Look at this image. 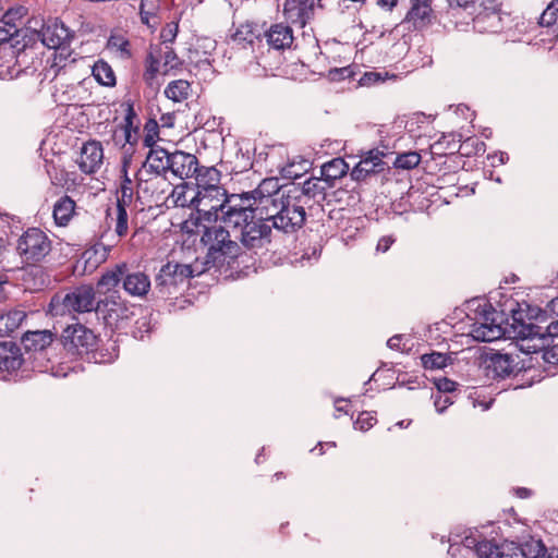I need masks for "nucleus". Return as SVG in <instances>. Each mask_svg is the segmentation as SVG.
<instances>
[{
    "mask_svg": "<svg viewBox=\"0 0 558 558\" xmlns=\"http://www.w3.org/2000/svg\"><path fill=\"white\" fill-rule=\"evenodd\" d=\"M235 201L236 198L233 202ZM198 227H202L198 230L202 232L201 242L207 247L205 265L208 267H219L227 259H235L241 254L240 244L231 240L228 229L235 233L243 247L255 253L262 250L277 251L281 245V239H278L271 226L253 215L252 205L247 202L229 206L226 227L216 223H199Z\"/></svg>",
    "mask_w": 558,
    "mask_h": 558,
    "instance_id": "obj_1",
    "label": "nucleus"
},
{
    "mask_svg": "<svg viewBox=\"0 0 558 558\" xmlns=\"http://www.w3.org/2000/svg\"><path fill=\"white\" fill-rule=\"evenodd\" d=\"M234 198H236L234 203L245 204L242 194L228 195L223 187L213 189L209 186V189H197L190 203L197 213V220L216 221L220 213L221 222L226 226L229 206L233 205Z\"/></svg>",
    "mask_w": 558,
    "mask_h": 558,
    "instance_id": "obj_2",
    "label": "nucleus"
},
{
    "mask_svg": "<svg viewBox=\"0 0 558 558\" xmlns=\"http://www.w3.org/2000/svg\"><path fill=\"white\" fill-rule=\"evenodd\" d=\"M242 198L252 205L253 215L258 213L257 218L268 222L274 229L275 218L279 217L287 195L280 191L276 181L266 179L255 190L242 193Z\"/></svg>",
    "mask_w": 558,
    "mask_h": 558,
    "instance_id": "obj_3",
    "label": "nucleus"
},
{
    "mask_svg": "<svg viewBox=\"0 0 558 558\" xmlns=\"http://www.w3.org/2000/svg\"><path fill=\"white\" fill-rule=\"evenodd\" d=\"M124 108L123 120L111 130L108 143L119 148L122 153V163L130 167L140 142V119L131 101L122 104Z\"/></svg>",
    "mask_w": 558,
    "mask_h": 558,
    "instance_id": "obj_4",
    "label": "nucleus"
},
{
    "mask_svg": "<svg viewBox=\"0 0 558 558\" xmlns=\"http://www.w3.org/2000/svg\"><path fill=\"white\" fill-rule=\"evenodd\" d=\"M96 293L92 286L81 284L65 293H56L48 305V314L53 317L66 314L96 312Z\"/></svg>",
    "mask_w": 558,
    "mask_h": 558,
    "instance_id": "obj_5",
    "label": "nucleus"
},
{
    "mask_svg": "<svg viewBox=\"0 0 558 558\" xmlns=\"http://www.w3.org/2000/svg\"><path fill=\"white\" fill-rule=\"evenodd\" d=\"M205 268L198 269L193 265L168 262L155 278V291L160 299H168L177 293L179 287L186 280L201 275Z\"/></svg>",
    "mask_w": 558,
    "mask_h": 558,
    "instance_id": "obj_6",
    "label": "nucleus"
},
{
    "mask_svg": "<svg viewBox=\"0 0 558 558\" xmlns=\"http://www.w3.org/2000/svg\"><path fill=\"white\" fill-rule=\"evenodd\" d=\"M52 243L49 236L39 228H28L17 239L16 253L22 263L36 265L49 255Z\"/></svg>",
    "mask_w": 558,
    "mask_h": 558,
    "instance_id": "obj_7",
    "label": "nucleus"
},
{
    "mask_svg": "<svg viewBox=\"0 0 558 558\" xmlns=\"http://www.w3.org/2000/svg\"><path fill=\"white\" fill-rule=\"evenodd\" d=\"M136 196L151 206H165L171 183L167 177L148 173L146 170L136 172Z\"/></svg>",
    "mask_w": 558,
    "mask_h": 558,
    "instance_id": "obj_8",
    "label": "nucleus"
},
{
    "mask_svg": "<svg viewBox=\"0 0 558 558\" xmlns=\"http://www.w3.org/2000/svg\"><path fill=\"white\" fill-rule=\"evenodd\" d=\"M60 340L68 354L84 356L97 349L99 338L85 325L75 323L62 330Z\"/></svg>",
    "mask_w": 558,
    "mask_h": 558,
    "instance_id": "obj_9",
    "label": "nucleus"
},
{
    "mask_svg": "<svg viewBox=\"0 0 558 558\" xmlns=\"http://www.w3.org/2000/svg\"><path fill=\"white\" fill-rule=\"evenodd\" d=\"M306 220L305 207L293 195L288 194L286 204L281 207L279 217L275 218L274 231L278 239H281V245L286 240L300 230Z\"/></svg>",
    "mask_w": 558,
    "mask_h": 558,
    "instance_id": "obj_10",
    "label": "nucleus"
},
{
    "mask_svg": "<svg viewBox=\"0 0 558 558\" xmlns=\"http://www.w3.org/2000/svg\"><path fill=\"white\" fill-rule=\"evenodd\" d=\"M96 314L112 331L124 329L133 316L128 301L120 295H110L96 304Z\"/></svg>",
    "mask_w": 558,
    "mask_h": 558,
    "instance_id": "obj_11",
    "label": "nucleus"
},
{
    "mask_svg": "<svg viewBox=\"0 0 558 558\" xmlns=\"http://www.w3.org/2000/svg\"><path fill=\"white\" fill-rule=\"evenodd\" d=\"M387 154L378 148H373L361 154L360 161L350 172L352 180L365 181L371 175L379 174L389 169L384 158Z\"/></svg>",
    "mask_w": 558,
    "mask_h": 558,
    "instance_id": "obj_12",
    "label": "nucleus"
},
{
    "mask_svg": "<svg viewBox=\"0 0 558 558\" xmlns=\"http://www.w3.org/2000/svg\"><path fill=\"white\" fill-rule=\"evenodd\" d=\"M496 311L485 305L481 318L471 325L470 335L480 342H492L502 337L504 329L495 318Z\"/></svg>",
    "mask_w": 558,
    "mask_h": 558,
    "instance_id": "obj_13",
    "label": "nucleus"
},
{
    "mask_svg": "<svg viewBox=\"0 0 558 558\" xmlns=\"http://www.w3.org/2000/svg\"><path fill=\"white\" fill-rule=\"evenodd\" d=\"M41 43L53 50L68 51L72 35L70 29L58 20L45 24L39 32Z\"/></svg>",
    "mask_w": 558,
    "mask_h": 558,
    "instance_id": "obj_14",
    "label": "nucleus"
},
{
    "mask_svg": "<svg viewBox=\"0 0 558 558\" xmlns=\"http://www.w3.org/2000/svg\"><path fill=\"white\" fill-rule=\"evenodd\" d=\"M483 367L488 378L504 379L514 372L517 363L510 354L493 352L484 356Z\"/></svg>",
    "mask_w": 558,
    "mask_h": 558,
    "instance_id": "obj_15",
    "label": "nucleus"
},
{
    "mask_svg": "<svg viewBox=\"0 0 558 558\" xmlns=\"http://www.w3.org/2000/svg\"><path fill=\"white\" fill-rule=\"evenodd\" d=\"M77 163L83 173H96L104 163L102 144L97 140H89L85 142L81 147V155Z\"/></svg>",
    "mask_w": 558,
    "mask_h": 558,
    "instance_id": "obj_16",
    "label": "nucleus"
},
{
    "mask_svg": "<svg viewBox=\"0 0 558 558\" xmlns=\"http://www.w3.org/2000/svg\"><path fill=\"white\" fill-rule=\"evenodd\" d=\"M320 0H286L283 3V15L292 24L304 27L314 16L316 3Z\"/></svg>",
    "mask_w": 558,
    "mask_h": 558,
    "instance_id": "obj_17",
    "label": "nucleus"
},
{
    "mask_svg": "<svg viewBox=\"0 0 558 558\" xmlns=\"http://www.w3.org/2000/svg\"><path fill=\"white\" fill-rule=\"evenodd\" d=\"M333 187L323 177H312L305 180L300 189H295V192H299V194L294 195V197L300 199L304 206L307 205V201H313L319 205L326 199L327 191Z\"/></svg>",
    "mask_w": 558,
    "mask_h": 558,
    "instance_id": "obj_18",
    "label": "nucleus"
},
{
    "mask_svg": "<svg viewBox=\"0 0 558 558\" xmlns=\"http://www.w3.org/2000/svg\"><path fill=\"white\" fill-rule=\"evenodd\" d=\"M198 170V159L195 155L183 150H174L170 154L169 173L185 180L194 177Z\"/></svg>",
    "mask_w": 558,
    "mask_h": 558,
    "instance_id": "obj_19",
    "label": "nucleus"
},
{
    "mask_svg": "<svg viewBox=\"0 0 558 558\" xmlns=\"http://www.w3.org/2000/svg\"><path fill=\"white\" fill-rule=\"evenodd\" d=\"M433 0H410V9L404 22L411 23L415 29L428 26L434 19Z\"/></svg>",
    "mask_w": 558,
    "mask_h": 558,
    "instance_id": "obj_20",
    "label": "nucleus"
},
{
    "mask_svg": "<svg viewBox=\"0 0 558 558\" xmlns=\"http://www.w3.org/2000/svg\"><path fill=\"white\" fill-rule=\"evenodd\" d=\"M475 554L478 558H521L519 546L513 542L496 545L490 541H482L476 544Z\"/></svg>",
    "mask_w": 558,
    "mask_h": 558,
    "instance_id": "obj_21",
    "label": "nucleus"
},
{
    "mask_svg": "<svg viewBox=\"0 0 558 558\" xmlns=\"http://www.w3.org/2000/svg\"><path fill=\"white\" fill-rule=\"evenodd\" d=\"M150 279L143 271H131L126 265L122 288L126 294L133 298L144 299L150 291Z\"/></svg>",
    "mask_w": 558,
    "mask_h": 558,
    "instance_id": "obj_22",
    "label": "nucleus"
},
{
    "mask_svg": "<svg viewBox=\"0 0 558 558\" xmlns=\"http://www.w3.org/2000/svg\"><path fill=\"white\" fill-rule=\"evenodd\" d=\"M264 37L269 48L275 50L289 49L294 41L292 28L284 23L272 24L265 31Z\"/></svg>",
    "mask_w": 558,
    "mask_h": 558,
    "instance_id": "obj_23",
    "label": "nucleus"
},
{
    "mask_svg": "<svg viewBox=\"0 0 558 558\" xmlns=\"http://www.w3.org/2000/svg\"><path fill=\"white\" fill-rule=\"evenodd\" d=\"M170 154V151L160 146L150 147L140 170L167 177L169 173Z\"/></svg>",
    "mask_w": 558,
    "mask_h": 558,
    "instance_id": "obj_24",
    "label": "nucleus"
},
{
    "mask_svg": "<svg viewBox=\"0 0 558 558\" xmlns=\"http://www.w3.org/2000/svg\"><path fill=\"white\" fill-rule=\"evenodd\" d=\"M24 362L21 348L14 342H0V371H17Z\"/></svg>",
    "mask_w": 558,
    "mask_h": 558,
    "instance_id": "obj_25",
    "label": "nucleus"
},
{
    "mask_svg": "<svg viewBox=\"0 0 558 558\" xmlns=\"http://www.w3.org/2000/svg\"><path fill=\"white\" fill-rule=\"evenodd\" d=\"M56 333L50 330L26 331L22 344L27 352H41L52 344Z\"/></svg>",
    "mask_w": 558,
    "mask_h": 558,
    "instance_id": "obj_26",
    "label": "nucleus"
},
{
    "mask_svg": "<svg viewBox=\"0 0 558 558\" xmlns=\"http://www.w3.org/2000/svg\"><path fill=\"white\" fill-rule=\"evenodd\" d=\"M76 203L69 195L61 196L53 205L52 217L59 227H66L75 215Z\"/></svg>",
    "mask_w": 558,
    "mask_h": 558,
    "instance_id": "obj_27",
    "label": "nucleus"
},
{
    "mask_svg": "<svg viewBox=\"0 0 558 558\" xmlns=\"http://www.w3.org/2000/svg\"><path fill=\"white\" fill-rule=\"evenodd\" d=\"M27 314L22 307H15L0 313V337L10 336L17 330Z\"/></svg>",
    "mask_w": 558,
    "mask_h": 558,
    "instance_id": "obj_28",
    "label": "nucleus"
},
{
    "mask_svg": "<svg viewBox=\"0 0 558 558\" xmlns=\"http://www.w3.org/2000/svg\"><path fill=\"white\" fill-rule=\"evenodd\" d=\"M231 38L238 46L253 48L254 43L260 38V32L256 23L246 21L236 27Z\"/></svg>",
    "mask_w": 558,
    "mask_h": 558,
    "instance_id": "obj_29",
    "label": "nucleus"
},
{
    "mask_svg": "<svg viewBox=\"0 0 558 558\" xmlns=\"http://www.w3.org/2000/svg\"><path fill=\"white\" fill-rule=\"evenodd\" d=\"M349 171V165L343 158H333L320 168V177L335 187L337 180L343 178Z\"/></svg>",
    "mask_w": 558,
    "mask_h": 558,
    "instance_id": "obj_30",
    "label": "nucleus"
},
{
    "mask_svg": "<svg viewBox=\"0 0 558 558\" xmlns=\"http://www.w3.org/2000/svg\"><path fill=\"white\" fill-rule=\"evenodd\" d=\"M126 264L120 263L114 265L111 269L105 271L97 281V287L104 289L105 292L114 290L120 283L123 284L124 271Z\"/></svg>",
    "mask_w": 558,
    "mask_h": 558,
    "instance_id": "obj_31",
    "label": "nucleus"
},
{
    "mask_svg": "<svg viewBox=\"0 0 558 558\" xmlns=\"http://www.w3.org/2000/svg\"><path fill=\"white\" fill-rule=\"evenodd\" d=\"M161 59L154 52H148L144 61L143 81L150 89H158V74L160 73Z\"/></svg>",
    "mask_w": 558,
    "mask_h": 558,
    "instance_id": "obj_32",
    "label": "nucleus"
},
{
    "mask_svg": "<svg viewBox=\"0 0 558 558\" xmlns=\"http://www.w3.org/2000/svg\"><path fill=\"white\" fill-rule=\"evenodd\" d=\"M165 96L173 102H182L192 94V85L187 80H173L165 88Z\"/></svg>",
    "mask_w": 558,
    "mask_h": 558,
    "instance_id": "obj_33",
    "label": "nucleus"
},
{
    "mask_svg": "<svg viewBox=\"0 0 558 558\" xmlns=\"http://www.w3.org/2000/svg\"><path fill=\"white\" fill-rule=\"evenodd\" d=\"M196 180V189H218L220 185V171L215 167H199L194 174Z\"/></svg>",
    "mask_w": 558,
    "mask_h": 558,
    "instance_id": "obj_34",
    "label": "nucleus"
},
{
    "mask_svg": "<svg viewBox=\"0 0 558 558\" xmlns=\"http://www.w3.org/2000/svg\"><path fill=\"white\" fill-rule=\"evenodd\" d=\"M70 56V49H68V51L54 50L52 57L46 61V66L44 68L45 77L53 81L66 66L68 58Z\"/></svg>",
    "mask_w": 558,
    "mask_h": 558,
    "instance_id": "obj_35",
    "label": "nucleus"
},
{
    "mask_svg": "<svg viewBox=\"0 0 558 558\" xmlns=\"http://www.w3.org/2000/svg\"><path fill=\"white\" fill-rule=\"evenodd\" d=\"M475 3H478L480 8L483 9V12H480L474 19V25L478 29H484V23L488 19L500 21L498 16V12L500 10V2L498 0H475Z\"/></svg>",
    "mask_w": 558,
    "mask_h": 558,
    "instance_id": "obj_36",
    "label": "nucleus"
},
{
    "mask_svg": "<svg viewBox=\"0 0 558 558\" xmlns=\"http://www.w3.org/2000/svg\"><path fill=\"white\" fill-rule=\"evenodd\" d=\"M107 219L109 226H113V230L119 240L125 238L129 234V213L128 210L120 209L114 210L113 215L110 210H107Z\"/></svg>",
    "mask_w": 558,
    "mask_h": 558,
    "instance_id": "obj_37",
    "label": "nucleus"
},
{
    "mask_svg": "<svg viewBox=\"0 0 558 558\" xmlns=\"http://www.w3.org/2000/svg\"><path fill=\"white\" fill-rule=\"evenodd\" d=\"M93 76L99 84L107 87H113L117 83L116 74L111 65L104 60L95 62L93 66Z\"/></svg>",
    "mask_w": 558,
    "mask_h": 558,
    "instance_id": "obj_38",
    "label": "nucleus"
},
{
    "mask_svg": "<svg viewBox=\"0 0 558 558\" xmlns=\"http://www.w3.org/2000/svg\"><path fill=\"white\" fill-rule=\"evenodd\" d=\"M187 186L186 184H179L175 186L171 185V190L168 193L167 201L165 207H192L190 203L191 197H187Z\"/></svg>",
    "mask_w": 558,
    "mask_h": 558,
    "instance_id": "obj_39",
    "label": "nucleus"
},
{
    "mask_svg": "<svg viewBox=\"0 0 558 558\" xmlns=\"http://www.w3.org/2000/svg\"><path fill=\"white\" fill-rule=\"evenodd\" d=\"M521 558H544L548 551L542 539L530 538L518 545Z\"/></svg>",
    "mask_w": 558,
    "mask_h": 558,
    "instance_id": "obj_40",
    "label": "nucleus"
},
{
    "mask_svg": "<svg viewBox=\"0 0 558 558\" xmlns=\"http://www.w3.org/2000/svg\"><path fill=\"white\" fill-rule=\"evenodd\" d=\"M421 361L425 369L435 371L445 368L451 362V357L446 353L433 351L423 354Z\"/></svg>",
    "mask_w": 558,
    "mask_h": 558,
    "instance_id": "obj_41",
    "label": "nucleus"
},
{
    "mask_svg": "<svg viewBox=\"0 0 558 558\" xmlns=\"http://www.w3.org/2000/svg\"><path fill=\"white\" fill-rule=\"evenodd\" d=\"M163 60L162 75H175L183 68V61L178 57L172 48H167L160 58Z\"/></svg>",
    "mask_w": 558,
    "mask_h": 558,
    "instance_id": "obj_42",
    "label": "nucleus"
},
{
    "mask_svg": "<svg viewBox=\"0 0 558 558\" xmlns=\"http://www.w3.org/2000/svg\"><path fill=\"white\" fill-rule=\"evenodd\" d=\"M421 162V155L417 151H407L397 155L393 166L397 169L411 170Z\"/></svg>",
    "mask_w": 558,
    "mask_h": 558,
    "instance_id": "obj_43",
    "label": "nucleus"
},
{
    "mask_svg": "<svg viewBox=\"0 0 558 558\" xmlns=\"http://www.w3.org/2000/svg\"><path fill=\"white\" fill-rule=\"evenodd\" d=\"M159 140V125L155 119H148L144 124L143 145L150 149L157 147L156 143Z\"/></svg>",
    "mask_w": 558,
    "mask_h": 558,
    "instance_id": "obj_44",
    "label": "nucleus"
},
{
    "mask_svg": "<svg viewBox=\"0 0 558 558\" xmlns=\"http://www.w3.org/2000/svg\"><path fill=\"white\" fill-rule=\"evenodd\" d=\"M545 311L558 317V298L553 299L547 304ZM545 330L547 332V337L551 339V342H554L555 339H558V318L548 323Z\"/></svg>",
    "mask_w": 558,
    "mask_h": 558,
    "instance_id": "obj_45",
    "label": "nucleus"
},
{
    "mask_svg": "<svg viewBox=\"0 0 558 558\" xmlns=\"http://www.w3.org/2000/svg\"><path fill=\"white\" fill-rule=\"evenodd\" d=\"M558 17V0H551L539 16L538 24L541 26H553Z\"/></svg>",
    "mask_w": 558,
    "mask_h": 558,
    "instance_id": "obj_46",
    "label": "nucleus"
},
{
    "mask_svg": "<svg viewBox=\"0 0 558 558\" xmlns=\"http://www.w3.org/2000/svg\"><path fill=\"white\" fill-rule=\"evenodd\" d=\"M129 168L130 167H125L124 163L121 166V183L118 190V194L134 197V184L128 174Z\"/></svg>",
    "mask_w": 558,
    "mask_h": 558,
    "instance_id": "obj_47",
    "label": "nucleus"
},
{
    "mask_svg": "<svg viewBox=\"0 0 558 558\" xmlns=\"http://www.w3.org/2000/svg\"><path fill=\"white\" fill-rule=\"evenodd\" d=\"M50 179L53 185L65 187L66 190L75 184V180H70V173L64 169L56 170L53 174H50Z\"/></svg>",
    "mask_w": 558,
    "mask_h": 558,
    "instance_id": "obj_48",
    "label": "nucleus"
},
{
    "mask_svg": "<svg viewBox=\"0 0 558 558\" xmlns=\"http://www.w3.org/2000/svg\"><path fill=\"white\" fill-rule=\"evenodd\" d=\"M108 43L110 47L117 48L124 58L129 59L132 57L131 44L123 36H111Z\"/></svg>",
    "mask_w": 558,
    "mask_h": 558,
    "instance_id": "obj_49",
    "label": "nucleus"
},
{
    "mask_svg": "<svg viewBox=\"0 0 558 558\" xmlns=\"http://www.w3.org/2000/svg\"><path fill=\"white\" fill-rule=\"evenodd\" d=\"M377 422L376 416L367 411L361 412L354 422V427L362 432H366L372 428Z\"/></svg>",
    "mask_w": 558,
    "mask_h": 558,
    "instance_id": "obj_50",
    "label": "nucleus"
},
{
    "mask_svg": "<svg viewBox=\"0 0 558 558\" xmlns=\"http://www.w3.org/2000/svg\"><path fill=\"white\" fill-rule=\"evenodd\" d=\"M520 335L522 338H530V339L538 338L542 340L548 339L545 327L534 325V324L524 326L523 329L520 331Z\"/></svg>",
    "mask_w": 558,
    "mask_h": 558,
    "instance_id": "obj_51",
    "label": "nucleus"
},
{
    "mask_svg": "<svg viewBox=\"0 0 558 558\" xmlns=\"http://www.w3.org/2000/svg\"><path fill=\"white\" fill-rule=\"evenodd\" d=\"M354 71L351 66L333 68L328 71V78L332 82H340L345 78H353Z\"/></svg>",
    "mask_w": 558,
    "mask_h": 558,
    "instance_id": "obj_52",
    "label": "nucleus"
},
{
    "mask_svg": "<svg viewBox=\"0 0 558 558\" xmlns=\"http://www.w3.org/2000/svg\"><path fill=\"white\" fill-rule=\"evenodd\" d=\"M387 72H365L360 80V83L365 86H371L386 80Z\"/></svg>",
    "mask_w": 558,
    "mask_h": 558,
    "instance_id": "obj_53",
    "label": "nucleus"
},
{
    "mask_svg": "<svg viewBox=\"0 0 558 558\" xmlns=\"http://www.w3.org/2000/svg\"><path fill=\"white\" fill-rule=\"evenodd\" d=\"M543 359L548 364L558 365V342L546 344L543 352Z\"/></svg>",
    "mask_w": 558,
    "mask_h": 558,
    "instance_id": "obj_54",
    "label": "nucleus"
},
{
    "mask_svg": "<svg viewBox=\"0 0 558 558\" xmlns=\"http://www.w3.org/2000/svg\"><path fill=\"white\" fill-rule=\"evenodd\" d=\"M302 171H305L303 167L296 169V165L294 162H291L282 168L281 174L286 179H296L301 177Z\"/></svg>",
    "mask_w": 558,
    "mask_h": 558,
    "instance_id": "obj_55",
    "label": "nucleus"
},
{
    "mask_svg": "<svg viewBox=\"0 0 558 558\" xmlns=\"http://www.w3.org/2000/svg\"><path fill=\"white\" fill-rule=\"evenodd\" d=\"M436 386H437L439 393L440 392H452L457 389V383L447 377L438 379L436 383Z\"/></svg>",
    "mask_w": 558,
    "mask_h": 558,
    "instance_id": "obj_56",
    "label": "nucleus"
},
{
    "mask_svg": "<svg viewBox=\"0 0 558 558\" xmlns=\"http://www.w3.org/2000/svg\"><path fill=\"white\" fill-rule=\"evenodd\" d=\"M393 243H395V238L392 235H385L379 239L376 248L379 252L386 253Z\"/></svg>",
    "mask_w": 558,
    "mask_h": 558,
    "instance_id": "obj_57",
    "label": "nucleus"
},
{
    "mask_svg": "<svg viewBox=\"0 0 558 558\" xmlns=\"http://www.w3.org/2000/svg\"><path fill=\"white\" fill-rule=\"evenodd\" d=\"M447 3L451 9L466 10L475 3V0H447Z\"/></svg>",
    "mask_w": 558,
    "mask_h": 558,
    "instance_id": "obj_58",
    "label": "nucleus"
},
{
    "mask_svg": "<svg viewBox=\"0 0 558 558\" xmlns=\"http://www.w3.org/2000/svg\"><path fill=\"white\" fill-rule=\"evenodd\" d=\"M435 407L436 409L439 411V412H442L445 411L451 403L452 401L450 400V398L448 396H441V395H438L435 399Z\"/></svg>",
    "mask_w": 558,
    "mask_h": 558,
    "instance_id": "obj_59",
    "label": "nucleus"
},
{
    "mask_svg": "<svg viewBox=\"0 0 558 558\" xmlns=\"http://www.w3.org/2000/svg\"><path fill=\"white\" fill-rule=\"evenodd\" d=\"M132 202H133V196H124V195L118 194L117 206H116L114 210H120V209L128 210V207L131 206Z\"/></svg>",
    "mask_w": 558,
    "mask_h": 558,
    "instance_id": "obj_60",
    "label": "nucleus"
},
{
    "mask_svg": "<svg viewBox=\"0 0 558 558\" xmlns=\"http://www.w3.org/2000/svg\"><path fill=\"white\" fill-rule=\"evenodd\" d=\"M387 345L390 349L402 350V345H404L403 337L400 335L392 336L391 338L388 339Z\"/></svg>",
    "mask_w": 558,
    "mask_h": 558,
    "instance_id": "obj_61",
    "label": "nucleus"
},
{
    "mask_svg": "<svg viewBox=\"0 0 558 558\" xmlns=\"http://www.w3.org/2000/svg\"><path fill=\"white\" fill-rule=\"evenodd\" d=\"M376 3L387 11H392V9L398 4V0H376Z\"/></svg>",
    "mask_w": 558,
    "mask_h": 558,
    "instance_id": "obj_62",
    "label": "nucleus"
},
{
    "mask_svg": "<svg viewBox=\"0 0 558 558\" xmlns=\"http://www.w3.org/2000/svg\"><path fill=\"white\" fill-rule=\"evenodd\" d=\"M149 15L150 13L148 11L145 10V3L143 2V0L141 1V5H140V17H141V22L145 25H148L149 24Z\"/></svg>",
    "mask_w": 558,
    "mask_h": 558,
    "instance_id": "obj_63",
    "label": "nucleus"
},
{
    "mask_svg": "<svg viewBox=\"0 0 558 558\" xmlns=\"http://www.w3.org/2000/svg\"><path fill=\"white\" fill-rule=\"evenodd\" d=\"M544 558H558V547H549Z\"/></svg>",
    "mask_w": 558,
    "mask_h": 558,
    "instance_id": "obj_64",
    "label": "nucleus"
}]
</instances>
